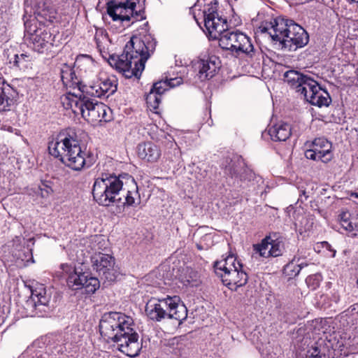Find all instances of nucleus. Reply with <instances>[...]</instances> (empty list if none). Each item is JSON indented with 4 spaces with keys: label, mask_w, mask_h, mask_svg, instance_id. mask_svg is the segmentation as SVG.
<instances>
[{
    "label": "nucleus",
    "mask_w": 358,
    "mask_h": 358,
    "mask_svg": "<svg viewBox=\"0 0 358 358\" xmlns=\"http://www.w3.org/2000/svg\"><path fill=\"white\" fill-rule=\"evenodd\" d=\"M196 69L198 70L197 76L201 81L213 78L220 67V61L215 56H212L207 59H201L196 64Z\"/></svg>",
    "instance_id": "20"
},
{
    "label": "nucleus",
    "mask_w": 358,
    "mask_h": 358,
    "mask_svg": "<svg viewBox=\"0 0 358 358\" xmlns=\"http://www.w3.org/2000/svg\"><path fill=\"white\" fill-rule=\"evenodd\" d=\"M129 330L118 336L113 342L117 343V347L120 352L128 357H134L138 355L142 345L134 327H130Z\"/></svg>",
    "instance_id": "15"
},
{
    "label": "nucleus",
    "mask_w": 358,
    "mask_h": 358,
    "mask_svg": "<svg viewBox=\"0 0 358 358\" xmlns=\"http://www.w3.org/2000/svg\"><path fill=\"white\" fill-rule=\"evenodd\" d=\"M181 281L185 286H197L199 284V276L196 271L187 268L181 276Z\"/></svg>",
    "instance_id": "28"
},
{
    "label": "nucleus",
    "mask_w": 358,
    "mask_h": 358,
    "mask_svg": "<svg viewBox=\"0 0 358 358\" xmlns=\"http://www.w3.org/2000/svg\"><path fill=\"white\" fill-rule=\"evenodd\" d=\"M35 192L39 194L42 198L48 197L52 192L51 187L47 183L41 182L36 187Z\"/></svg>",
    "instance_id": "34"
},
{
    "label": "nucleus",
    "mask_w": 358,
    "mask_h": 358,
    "mask_svg": "<svg viewBox=\"0 0 358 358\" xmlns=\"http://www.w3.org/2000/svg\"><path fill=\"white\" fill-rule=\"evenodd\" d=\"M50 154L59 159L66 166L74 171H80L86 164V153L79 141L74 136H65L49 143Z\"/></svg>",
    "instance_id": "7"
},
{
    "label": "nucleus",
    "mask_w": 358,
    "mask_h": 358,
    "mask_svg": "<svg viewBox=\"0 0 358 358\" xmlns=\"http://www.w3.org/2000/svg\"><path fill=\"white\" fill-rule=\"evenodd\" d=\"M182 83V79L181 77L166 78L164 80L156 82L150 90L156 92V93L162 96L169 89L179 86Z\"/></svg>",
    "instance_id": "26"
},
{
    "label": "nucleus",
    "mask_w": 358,
    "mask_h": 358,
    "mask_svg": "<svg viewBox=\"0 0 358 358\" xmlns=\"http://www.w3.org/2000/svg\"><path fill=\"white\" fill-rule=\"evenodd\" d=\"M0 129L4 131H7L8 132H14L15 131V134H17V131L14 129L10 125H7L4 124H0Z\"/></svg>",
    "instance_id": "41"
},
{
    "label": "nucleus",
    "mask_w": 358,
    "mask_h": 358,
    "mask_svg": "<svg viewBox=\"0 0 358 358\" xmlns=\"http://www.w3.org/2000/svg\"><path fill=\"white\" fill-rule=\"evenodd\" d=\"M22 238L16 237L14 240L15 248L13 251V256L15 259V264L17 266H25L29 262H34L32 250L29 245L22 246Z\"/></svg>",
    "instance_id": "22"
},
{
    "label": "nucleus",
    "mask_w": 358,
    "mask_h": 358,
    "mask_svg": "<svg viewBox=\"0 0 358 358\" xmlns=\"http://www.w3.org/2000/svg\"><path fill=\"white\" fill-rule=\"evenodd\" d=\"M24 25L26 26V29L27 28V24L24 23Z\"/></svg>",
    "instance_id": "44"
},
{
    "label": "nucleus",
    "mask_w": 358,
    "mask_h": 358,
    "mask_svg": "<svg viewBox=\"0 0 358 358\" xmlns=\"http://www.w3.org/2000/svg\"><path fill=\"white\" fill-rule=\"evenodd\" d=\"M318 356V351L317 348L314 349V352H312L310 357H317Z\"/></svg>",
    "instance_id": "42"
},
{
    "label": "nucleus",
    "mask_w": 358,
    "mask_h": 358,
    "mask_svg": "<svg viewBox=\"0 0 358 358\" xmlns=\"http://www.w3.org/2000/svg\"><path fill=\"white\" fill-rule=\"evenodd\" d=\"M256 254L264 258L278 257L282 254L284 243L281 240L273 239L271 236H266L260 243L254 245Z\"/></svg>",
    "instance_id": "17"
},
{
    "label": "nucleus",
    "mask_w": 358,
    "mask_h": 358,
    "mask_svg": "<svg viewBox=\"0 0 358 358\" xmlns=\"http://www.w3.org/2000/svg\"><path fill=\"white\" fill-rule=\"evenodd\" d=\"M357 196H358V195H357Z\"/></svg>",
    "instance_id": "47"
},
{
    "label": "nucleus",
    "mask_w": 358,
    "mask_h": 358,
    "mask_svg": "<svg viewBox=\"0 0 358 358\" xmlns=\"http://www.w3.org/2000/svg\"><path fill=\"white\" fill-rule=\"evenodd\" d=\"M340 224L349 236H358V211H344L340 215Z\"/></svg>",
    "instance_id": "23"
},
{
    "label": "nucleus",
    "mask_w": 358,
    "mask_h": 358,
    "mask_svg": "<svg viewBox=\"0 0 358 358\" xmlns=\"http://www.w3.org/2000/svg\"><path fill=\"white\" fill-rule=\"evenodd\" d=\"M75 65L80 70L82 80H78L70 66L64 64L61 69V79L66 87H78V94L94 97H108L116 92V79L107 76L90 56L83 55L77 57Z\"/></svg>",
    "instance_id": "1"
},
{
    "label": "nucleus",
    "mask_w": 358,
    "mask_h": 358,
    "mask_svg": "<svg viewBox=\"0 0 358 358\" xmlns=\"http://www.w3.org/2000/svg\"><path fill=\"white\" fill-rule=\"evenodd\" d=\"M194 17L199 25L200 15L203 20L206 35L213 40L219 39L227 29V20L220 15L217 0H197Z\"/></svg>",
    "instance_id": "9"
},
{
    "label": "nucleus",
    "mask_w": 358,
    "mask_h": 358,
    "mask_svg": "<svg viewBox=\"0 0 358 358\" xmlns=\"http://www.w3.org/2000/svg\"><path fill=\"white\" fill-rule=\"evenodd\" d=\"M95 41L97 45V48L101 53H106L108 50L109 45V38L106 34L103 31H99L96 32Z\"/></svg>",
    "instance_id": "29"
},
{
    "label": "nucleus",
    "mask_w": 358,
    "mask_h": 358,
    "mask_svg": "<svg viewBox=\"0 0 358 358\" xmlns=\"http://www.w3.org/2000/svg\"><path fill=\"white\" fill-rule=\"evenodd\" d=\"M29 60V56L25 54L15 55L14 64L20 69H23L27 67V63Z\"/></svg>",
    "instance_id": "36"
},
{
    "label": "nucleus",
    "mask_w": 358,
    "mask_h": 358,
    "mask_svg": "<svg viewBox=\"0 0 358 358\" xmlns=\"http://www.w3.org/2000/svg\"><path fill=\"white\" fill-rule=\"evenodd\" d=\"M30 35L29 39L32 44V48L38 52H43L52 45V37L50 31L45 29H27Z\"/></svg>",
    "instance_id": "19"
},
{
    "label": "nucleus",
    "mask_w": 358,
    "mask_h": 358,
    "mask_svg": "<svg viewBox=\"0 0 358 358\" xmlns=\"http://www.w3.org/2000/svg\"><path fill=\"white\" fill-rule=\"evenodd\" d=\"M161 95L156 93V92L150 90L149 94L146 96V103L148 108L153 110L158 108L159 103L161 102Z\"/></svg>",
    "instance_id": "32"
},
{
    "label": "nucleus",
    "mask_w": 358,
    "mask_h": 358,
    "mask_svg": "<svg viewBox=\"0 0 358 358\" xmlns=\"http://www.w3.org/2000/svg\"><path fill=\"white\" fill-rule=\"evenodd\" d=\"M125 192V203L133 206L140 202L138 185L134 178L128 173L115 175L101 173L94 182V199L103 206H109L121 200L120 194Z\"/></svg>",
    "instance_id": "2"
},
{
    "label": "nucleus",
    "mask_w": 358,
    "mask_h": 358,
    "mask_svg": "<svg viewBox=\"0 0 358 358\" xmlns=\"http://www.w3.org/2000/svg\"><path fill=\"white\" fill-rule=\"evenodd\" d=\"M357 285H358V278H357Z\"/></svg>",
    "instance_id": "46"
},
{
    "label": "nucleus",
    "mask_w": 358,
    "mask_h": 358,
    "mask_svg": "<svg viewBox=\"0 0 358 358\" xmlns=\"http://www.w3.org/2000/svg\"><path fill=\"white\" fill-rule=\"evenodd\" d=\"M226 165L223 164V169H224V173L227 175H229L231 176H236L238 173V166L236 165V164L231 160L230 162H228V160H227Z\"/></svg>",
    "instance_id": "35"
},
{
    "label": "nucleus",
    "mask_w": 358,
    "mask_h": 358,
    "mask_svg": "<svg viewBox=\"0 0 358 358\" xmlns=\"http://www.w3.org/2000/svg\"><path fill=\"white\" fill-rule=\"evenodd\" d=\"M42 17L45 18V20L49 22H52L53 20L55 18V13L53 10L51 11H45L43 10L42 13L41 14Z\"/></svg>",
    "instance_id": "39"
},
{
    "label": "nucleus",
    "mask_w": 358,
    "mask_h": 358,
    "mask_svg": "<svg viewBox=\"0 0 358 358\" xmlns=\"http://www.w3.org/2000/svg\"><path fill=\"white\" fill-rule=\"evenodd\" d=\"M136 6V2L133 0L119 3L110 1L107 3V15L114 22L129 21L134 17Z\"/></svg>",
    "instance_id": "16"
},
{
    "label": "nucleus",
    "mask_w": 358,
    "mask_h": 358,
    "mask_svg": "<svg viewBox=\"0 0 358 358\" xmlns=\"http://www.w3.org/2000/svg\"><path fill=\"white\" fill-rule=\"evenodd\" d=\"M150 39V37L148 36L143 38L133 36L126 44L123 53L111 56L109 64L126 78H138L144 70L150 52L155 49V43Z\"/></svg>",
    "instance_id": "3"
},
{
    "label": "nucleus",
    "mask_w": 358,
    "mask_h": 358,
    "mask_svg": "<svg viewBox=\"0 0 358 358\" xmlns=\"http://www.w3.org/2000/svg\"><path fill=\"white\" fill-rule=\"evenodd\" d=\"M284 78L291 87L303 96L311 105L321 108L331 103V99L328 92L311 78L299 71L290 70L285 73Z\"/></svg>",
    "instance_id": "6"
},
{
    "label": "nucleus",
    "mask_w": 358,
    "mask_h": 358,
    "mask_svg": "<svg viewBox=\"0 0 358 358\" xmlns=\"http://www.w3.org/2000/svg\"><path fill=\"white\" fill-rule=\"evenodd\" d=\"M176 150H178V153H180V151L178 148H176Z\"/></svg>",
    "instance_id": "45"
},
{
    "label": "nucleus",
    "mask_w": 358,
    "mask_h": 358,
    "mask_svg": "<svg viewBox=\"0 0 358 358\" xmlns=\"http://www.w3.org/2000/svg\"><path fill=\"white\" fill-rule=\"evenodd\" d=\"M353 2H357L358 3V0H351Z\"/></svg>",
    "instance_id": "43"
},
{
    "label": "nucleus",
    "mask_w": 358,
    "mask_h": 358,
    "mask_svg": "<svg viewBox=\"0 0 358 358\" xmlns=\"http://www.w3.org/2000/svg\"><path fill=\"white\" fill-rule=\"evenodd\" d=\"M214 268L216 275L231 290H236L248 281V275L243 268V264L233 255L216 262Z\"/></svg>",
    "instance_id": "10"
},
{
    "label": "nucleus",
    "mask_w": 358,
    "mask_h": 358,
    "mask_svg": "<svg viewBox=\"0 0 358 358\" xmlns=\"http://www.w3.org/2000/svg\"><path fill=\"white\" fill-rule=\"evenodd\" d=\"M137 155L139 158L149 163H155L161 156L159 148L152 142H144L138 144Z\"/></svg>",
    "instance_id": "21"
},
{
    "label": "nucleus",
    "mask_w": 358,
    "mask_h": 358,
    "mask_svg": "<svg viewBox=\"0 0 358 358\" xmlns=\"http://www.w3.org/2000/svg\"><path fill=\"white\" fill-rule=\"evenodd\" d=\"M92 261L94 268L99 275H103L108 280H113L112 271L115 262L113 257L99 252L92 257Z\"/></svg>",
    "instance_id": "18"
},
{
    "label": "nucleus",
    "mask_w": 358,
    "mask_h": 358,
    "mask_svg": "<svg viewBox=\"0 0 358 358\" xmlns=\"http://www.w3.org/2000/svg\"><path fill=\"white\" fill-rule=\"evenodd\" d=\"M106 241L105 238L101 235H96L92 239V250L98 253L99 250H103L106 248Z\"/></svg>",
    "instance_id": "33"
},
{
    "label": "nucleus",
    "mask_w": 358,
    "mask_h": 358,
    "mask_svg": "<svg viewBox=\"0 0 358 358\" xmlns=\"http://www.w3.org/2000/svg\"><path fill=\"white\" fill-rule=\"evenodd\" d=\"M145 312L147 317L155 322L174 319L180 323L187 316V309L178 296L152 297L146 303Z\"/></svg>",
    "instance_id": "8"
},
{
    "label": "nucleus",
    "mask_w": 358,
    "mask_h": 358,
    "mask_svg": "<svg viewBox=\"0 0 358 358\" xmlns=\"http://www.w3.org/2000/svg\"><path fill=\"white\" fill-rule=\"evenodd\" d=\"M86 94L68 92L61 96V103L66 110L81 115L88 122L96 125L110 120V110L103 103L87 98Z\"/></svg>",
    "instance_id": "5"
},
{
    "label": "nucleus",
    "mask_w": 358,
    "mask_h": 358,
    "mask_svg": "<svg viewBox=\"0 0 358 358\" xmlns=\"http://www.w3.org/2000/svg\"><path fill=\"white\" fill-rule=\"evenodd\" d=\"M343 317H346L349 324H356L358 323V303L351 306L343 313Z\"/></svg>",
    "instance_id": "31"
},
{
    "label": "nucleus",
    "mask_w": 358,
    "mask_h": 358,
    "mask_svg": "<svg viewBox=\"0 0 358 358\" xmlns=\"http://www.w3.org/2000/svg\"><path fill=\"white\" fill-rule=\"evenodd\" d=\"M219 45L237 55H249L254 50L250 37L238 31L224 32L219 38Z\"/></svg>",
    "instance_id": "12"
},
{
    "label": "nucleus",
    "mask_w": 358,
    "mask_h": 358,
    "mask_svg": "<svg viewBox=\"0 0 358 358\" xmlns=\"http://www.w3.org/2000/svg\"><path fill=\"white\" fill-rule=\"evenodd\" d=\"M306 146L305 156L308 159L327 163L333 159L332 144L325 138H317L307 142Z\"/></svg>",
    "instance_id": "13"
},
{
    "label": "nucleus",
    "mask_w": 358,
    "mask_h": 358,
    "mask_svg": "<svg viewBox=\"0 0 358 358\" xmlns=\"http://www.w3.org/2000/svg\"><path fill=\"white\" fill-rule=\"evenodd\" d=\"M50 298V294L47 292L43 285H40L31 291V301L28 302V305L33 303L36 308L40 306H47Z\"/></svg>",
    "instance_id": "25"
},
{
    "label": "nucleus",
    "mask_w": 358,
    "mask_h": 358,
    "mask_svg": "<svg viewBox=\"0 0 358 358\" xmlns=\"http://www.w3.org/2000/svg\"><path fill=\"white\" fill-rule=\"evenodd\" d=\"M320 246L322 247L324 252H331L330 256L331 257H335L336 251L331 247V245L329 243L324 241L320 243V244H317L316 247L319 248Z\"/></svg>",
    "instance_id": "38"
},
{
    "label": "nucleus",
    "mask_w": 358,
    "mask_h": 358,
    "mask_svg": "<svg viewBox=\"0 0 358 358\" xmlns=\"http://www.w3.org/2000/svg\"><path fill=\"white\" fill-rule=\"evenodd\" d=\"M268 134L274 141H285L291 135V127L287 123L279 122L269 128Z\"/></svg>",
    "instance_id": "24"
},
{
    "label": "nucleus",
    "mask_w": 358,
    "mask_h": 358,
    "mask_svg": "<svg viewBox=\"0 0 358 358\" xmlns=\"http://www.w3.org/2000/svg\"><path fill=\"white\" fill-rule=\"evenodd\" d=\"M306 283L309 287H312L313 289H315L320 285V276L311 275L306 278Z\"/></svg>",
    "instance_id": "37"
},
{
    "label": "nucleus",
    "mask_w": 358,
    "mask_h": 358,
    "mask_svg": "<svg viewBox=\"0 0 358 358\" xmlns=\"http://www.w3.org/2000/svg\"><path fill=\"white\" fill-rule=\"evenodd\" d=\"M303 266L302 263L297 264L294 259L285 266L284 273L289 278H294L299 273Z\"/></svg>",
    "instance_id": "30"
},
{
    "label": "nucleus",
    "mask_w": 358,
    "mask_h": 358,
    "mask_svg": "<svg viewBox=\"0 0 358 358\" xmlns=\"http://www.w3.org/2000/svg\"><path fill=\"white\" fill-rule=\"evenodd\" d=\"M67 285L74 290L83 289L87 294L94 293L100 286L96 278L91 276L87 273L78 272L76 270H73L68 276Z\"/></svg>",
    "instance_id": "14"
},
{
    "label": "nucleus",
    "mask_w": 358,
    "mask_h": 358,
    "mask_svg": "<svg viewBox=\"0 0 358 358\" xmlns=\"http://www.w3.org/2000/svg\"><path fill=\"white\" fill-rule=\"evenodd\" d=\"M60 267L63 272L68 274L69 275L71 274V273L73 272V270H76L74 266L68 264H61Z\"/></svg>",
    "instance_id": "40"
},
{
    "label": "nucleus",
    "mask_w": 358,
    "mask_h": 358,
    "mask_svg": "<svg viewBox=\"0 0 358 358\" xmlns=\"http://www.w3.org/2000/svg\"><path fill=\"white\" fill-rule=\"evenodd\" d=\"M134 320L122 313L111 312L103 315L99 323L101 335L107 340L114 341L118 336L134 327Z\"/></svg>",
    "instance_id": "11"
},
{
    "label": "nucleus",
    "mask_w": 358,
    "mask_h": 358,
    "mask_svg": "<svg viewBox=\"0 0 358 358\" xmlns=\"http://www.w3.org/2000/svg\"><path fill=\"white\" fill-rule=\"evenodd\" d=\"M262 32L268 33L273 41L279 42L281 49L294 51L305 46L309 40L306 30L293 20L277 17L260 27Z\"/></svg>",
    "instance_id": "4"
},
{
    "label": "nucleus",
    "mask_w": 358,
    "mask_h": 358,
    "mask_svg": "<svg viewBox=\"0 0 358 358\" xmlns=\"http://www.w3.org/2000/svg\"><path fill=\"white\" fill-rule=\"evenodd\" d=\"M78 346L75 342H70L69 337L65 341H58L57 343L49 346L51 353L53 355H62L70 354L73 351H76Z\"/></svg>",
    "instance_id": "27"
}]
</instances>
